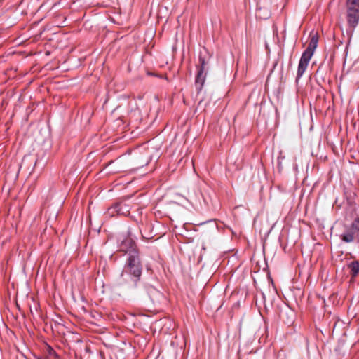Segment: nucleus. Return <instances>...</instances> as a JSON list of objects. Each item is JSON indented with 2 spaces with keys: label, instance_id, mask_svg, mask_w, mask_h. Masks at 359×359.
<instances>
[{
  "label": "nucleus",
  "instance_id": "obj_1",
  "mask_svg": "<svg viewBox=\"0 0 359 359\" xmlns=\"http://www.w3.org/2000/svg\"><path fill=\"white\" fill-rule=\"evenodd\" d=\"M346 20L348 27L346 29V35L348 38L346 50H348L353 36L355 29L359 23V0L346 1Z\"/></svg>",
  "mask_w": 359,
  "mask_h": 359
},
{
  "label": "nucleus",
  "instance_id": "obj_2",
  "mask_svg": "<svg viewBox=\"0 0 359 359\" xmlns=\"http://www.w3.org/2000/svg\"><path fill=\"white\" fill-rule=\"evenodd\" d=\"M341 241L346 243L359 241V217L357 216L350 224L344 226L343 233L339 236Z\"/></svg>",
  "mask_w": 359,
  "mask_h": 359
},
{
  "label": "nucleus",
  "instance_id": "obj_3",
  "mask_svg": "<svg viewBox=\"0 0 359 359\" xmlns=\"http://www.w3.org/2000/svg\"><path fill=\"white\" fill-rule=\"evenodd\" d=\"M313 55V54H312V53H311L306 50H304L303 52V53L302 54V56H301L299 62L298 68H297V78H296L297 81L299 80L303 76Z\"/></svg>",
  "mask_w": 359,
  "mask_h": 359
},
{
  "label": "nucleus",
  "instance_id": "obj_4",
  "mask_svg": "<svg viewBox=\"0 0 359 359\" xmlns=\"http://www.w3.org/2000/svg\"><path fill=\"white\" fill-rule=\"evenodd\" d=\"M128 267L130 273L134 276L139 277L141 275V268L137 252L130 255L128 259Z\"/></svg>",
  "mask_w": 359,
  "mask_h": 359
},
{
  "label": "nucleus",
  "instance_id": "obj_5",
  "mask_svg": "<svg viewBox=\"0 0 359 359\" xmlns=\"http://www.w3.org/2000/svg\"><path fill=\"white\" fill-rule=\"evenodd\" d=\"M121 250L129 254V256L136 252L135 249V243L130 238H127L121 241Z\"/></svg>",
  "mask_w": 359,
  "mask_h": 359
},
{
  "label": "nucleus",
  "instance_id": "obj_6",
  "mask_svg": "<svg viewBox=\"0 0 359 359\" xmlns=\"http://www.w3.org/2000/svg\"><path fill=\"white\" fill-rule=\"evenodd\" d=\"M309 37H310V41H309L308 46L305 50L307 52H309L311 53H312V54H313L316 48L318 46V34L316 33L313 34H310Z\"/></svg>",
  "mask_w": 359,
  "mask_h": 359
},
{
  "label": "nucleus",
  "instance_id": "obj_7",
  "mask_svg": "<svg viewBox=\"0 0 359 359\" xmlns=\"http://www.w3.org/2000/svg\"><path fill=\"white\" fill-rule=\"evenodd\" d=\"M347 268L350 271V275L351 277H356L359 274V261H351L347 264Z\"/></svg>",
  "mask_w": 359,
  "mask_h": 359
},
{
  "label": "nucleus",
  "instance_id": "obj_8",
  "mask_svg": "<svg viewBox=\"0 0 359 359\" xmlns=\"http://www.w3.org/2000/svg\"><path fill=\"white\" fill-rule=\"evenodd\" d=\"M204 65H205V62H204V61L203 60V61H202V63H201V70L198 72V75H197V77H196V83L197 84H198V83H200L201 87L203 85V82H204V78H201V76H202V72H203V67H204Z\"/></svg>",
  "mask_w": 359,
  "mask_h": 359
},
{
  "label": "nucleus",
  "instance_id": "obj_9",
  "mask_svg": "<svg viewBox=\"0 0 359 359\" xmlns=\"http://www.w3.org/2000/svg\"><path fill=\"white\" fill-rule=\"evenodd\" d=\"M148 163H149V159H145L142 161H138L137 162H136L135 163V165L137 166L141 167V166H143L144 165H147Z\"/></svg>",
  "mask_w": 359,
  "mask_h": 359
},
{
  "label": "nucleus",
  "instance_id": "obj_10",
  "mask_svg": "<svg viewBox=\"0 0 359 359\" xmlns=\"http://www.w3.org/2000/svg\"><path fill=\"white\" fill-rule=\"evenodd\" d=\"M36 359H48V358L46 357H45V358H37Z\"/></svg>",
  "mask_w": 359,
  "mask_h": 359
},
{
  "label": "nucleus",
  "instance_id": "obj_11",
  "mask_svg": "<svg viewBox=\"0 0 359 359\" xmlns=\"http://www.w3.org/2000/svg\"><path fill=\"white\" fill-rule=\"evenodd\" d=\"M53 353V354H55V352L53 351H50V353Z\"/></svg>",
  "mask_w": 359,
  "mask_h": 359
},
{
  "label": "nucleus",
  "instance_id": "obj_12",
  "mask_svg": "<svg viewBox=\"0 0 359 359\" xmlns=\"http://www.w3.org/2000/svg\"><path fill=\"white\" fill-rule=\"evenodd\" d=\"M319 71H320V67L318 69V70H317V73H318V72H319Z\"/></svg>",
  "mask_w": 359,
  "mask_h": 359
}]
</instances>
